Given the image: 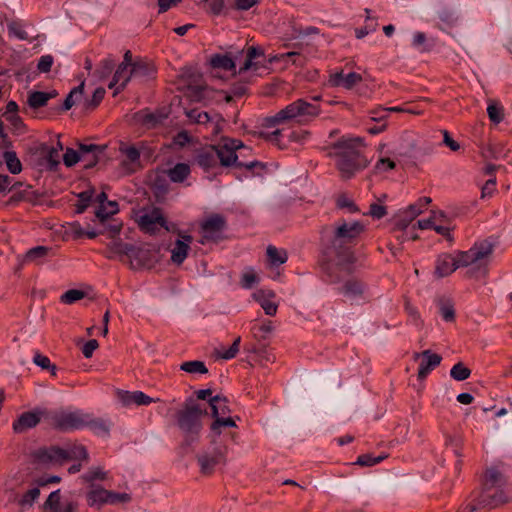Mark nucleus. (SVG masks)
Listing matches in <instances>:
<instances>
[{"mask_svg":"<svg viewBox=\"0 0 512 512\" xmlns=\"http://www.w3.org/2000/svg\"><path fill=\"white\" fill-rule=\"evenodd\" d=\"M364 148V140L360 137L342 138L332 145L329 155L336 159L342 179H351L368 166L369 161L363 155Z\"/></svg>","mask_w":512,"mask_h":512,"instance_id":"nucleus-1","label":"nucleus"},{"mask_svg":"<svg viewBox=\"0 0 512 512\" xmlns=\"http://www.w3.org/2000/svg\"><path fill=\"white\" fill-rule=\"evenodd\" d=\"M363 232L364 225L359 221H344L336 225L331 239V247L337 256L339 265L350 266L355 263L356 257L351 245Z\"/></svg>","mask_w":512,"mask_h":512,"instance_id":"nucleus-2","label":"nucleus"},{"mask_svg":"<svg viewBox=\"0 0 512 512\" xmlns=\"http://www.w3.org/2000/svg\"><path fill=\"white\" fill-rule=\"evenodd\" d=\"M494 249V242L484 239L475 242L467 251H459L460 264L468 268L466 274L469 278L482 279L487 276Z\"/></svg>","mask_w":512,"mask_h":512,"instance_id":"nucleus-3","label":"nucleus"},{"mask_svg":"<svg viewBox=\"0 0 512 512\" xmlns=\"http://www.w3.org/2000/svg\"><path fill=\"white\" fill-rule=\"evenodd\" d=\"M505 478L496 468H490L486 471L483 483V489L477 498V503H473L478 508L493 509L510 500V495L506 492Z\"/></svg>","mask_w":512,"mask_h":512,"instance_id":"nucleus-4","label":"nucleus"},{"mask_svg":"<svg viewBox=\"0 0 512 512\" xmlns=\"http://www.w3.org/2000/svg\"><path fill=\"white\" fill-rule=\"evenodd\" d=\"M35 457L43 465H62L69 460H82L87 463L89 460L87 449L81 444L67 445L66 448L51 446L39 449Z\"/></svg>","mask_w":512,"mask_h":512,"instance_id":"nucleus-5","label":"nucleus"},{"mask_svg":"<svg viewBox=\"0 0 512 512\" xmlns=\"http://www.w3.org/2000/svg\"><path fill=\"white\" fill-rule=\"evenodd\" d=\"M320 114V107L311 104L303 99H298L280 111L274 116L267 117L264 120V126L267 128H274L276 125L295 119L310 120Z\"/></svg>","mask_w":512,"mask_h":512,"instance_id":"nucleus-6","label":"nucleus"},{"mask_svg":"<svg viewBox=\"0 0 512 512\" xmlns=\"http://www.w3.org/2000/svg\"><path fill=\"white\" fill-rule=\"evenodd\" d=\"M210 443L211 447L197 456L200 472L206 476L212 475L217 467L225 466L228 461L229 448L221 434L215 436L211 433Z\"/></svg>","mask_w":512,"mask_h":512,"instance_id":"nucleus-7","label":"nucleus"},{"mask_svg":"<svg viewBox=\"0 0 512 512\" xmlns=\"http://www.w3.org/2000/svg\"><path fill=\"white\" fill-rule=\"evenodd\" d=\"M213 146L217 151L218 164L222 167L235 165L238 167H245L248 170H252L256 167H259L261 170L264 169V165L258 161H252L249 163L238 161L237 150L245 148L240 140L223 138L219 144Z\"/></svg>","mask_w":512,"mask_h":512,"instance_id":"nucleus-8","label":"nucleus"},{"mask_svg":"<svg viewBox=\"0 0 512 512\" xmlns=\"http://www.w3.org/2000/svg\"><path fill=\"white\" fill-rule=\"evenodd\" d=\"M206 414V409L191 401L185 404L178 413V425L185 433L187 441H194L201 431V418Z\"/></svg>","mask_w":512,"mask_h":512,"instance_id":"nucleus-9","label":"nucleus"},{"mask_svg":"<svg viewBox=\"0 0 512 512\" xmlns=\"http://www.w3.org/2000/svg\"><path fill=\"white\" fill-rule=\"evenodd\" d=\"M135 222L142 232L149 235H155L162 229L170 231L167 219L158 207H144L137 210Z\"/></svg>","mask_w":512,"mask_h":512,"instance_id":"nucleus-10","label":"nucleus"},{"mask_svg":"<svg viewBox=\"0 0 512 512\" xmlns=\"http://www.w3.org/2000/svg\"><path fill=\"white\" fill-rule=\"evenodd\" d=\"M85 413L82 411L56 410L49 411L47 425L60 431H70L84 428Z\"/></svg>","mask_w":512,"mask_h":512,"instance_id":"nucleus-11","label":"nucleus"},{"mask_svg":"<svg viewBox=\"0 0 512 512\" xmlns=\"http://www.w3.org/2000/svg\"><path fill=\"white\" fill-rule=\"evenodd\" d=\"M211 414L214 418L210 426L211 433L215 436L221 434L222 427H237L236 422L229 416L230 408L228 400L223 396H214L209 400Z\"/></svg>","mask_w":512,"mask_h":512,"instance_id":"nucleus-12","label":"nucleus"},{"mask_svg":"<svg viewBox=\"0 0 512 512\" xmlns=\"http://www.w3.org/2000/svg\"><path fill=\"white\" fill-rule=\"evenodd\" d=\"M265 50L259 45H251L238 52V75L247 72L257 74L261 68H266L264 64Z\"/></svg>","mask_w":512,"mask_h":512,"instance_id":"nucleus-13","label":"nucleus"},{"mask_svg":"<svg viewBox=\"0 0 512 512\" xmlns=\"http://www.w3.org/2000/svg\"><path fill=\"white\" fill-rule=\"evenodd\" d=\"M227 223L224 216L212 214L207 216L200 223L201 244L218 242L224 238V231Z\"/></svg>","mask_w":512,"mask_h":512,"instance_id":"nucleus-14","label":"nucleus"},{"mask_svg":"<svg viewBox=\"0 0 512 512\" xmlns=\"http://www.w3.org/2000/svg\"><path fill=\"white\" fill-rule=\"evenodd\" d=\"M185 113L191 122L204 126L211 135L216 136L222 131L224 120L217 113L210 115L199 109L187 110Z\"/></svg>","mask_w":512,"mask_h":512,"instance_id":"nucleus-15","label":"nucleus"},{"mask_svg":"<svg viewBox=\"0 0 512 512\" xmlns=\"http://www.w3.org/2000/svg\"><path fill=\"white\" fill-rule=\"evenodd\" d=\"M48 410L36 408L33 411H27L20 414L12 424L15 433L21 434L29 429L36 427L42 420L47 423Z\"/></svg>","mask_w":512,"mask_h":512,"instance_id":"nucleus-16","label":"nucleus"},{"mask_svg":"<svg viewBox=\"0 0 512 512\" xmlns=\"http://www.w3.org/2000/svg\"><path fill=\"white\" fill-rule=\"evenodd\" d=\"M119 152L123 156L120 165L124 173L131 174L142 168L140 163V148L121 142Z\"/></svg>","mask_w":512,"mask_h":512,"instance_id":"nucleus-17","label":"nucleus"},{"mask_svg":"<svg viewBox=\"0 0 512 512\" xmlns=\"http://www.w3.org/2000/svg\"><path fill=\"white\" fill-rule=\"evenodd\" d=\"M156 261V251L145 246H133L128 258L132 269L150 268Z\"/></svg>","mask_w":512,"mask_h":512,"instance_id":"nucleus-18","label":"nucleus"},{"mask_svg":"<svg viewBox=\"0 0 512 512\" xmlns=\"http://www.w3.org/2000/svg\"><path fill=\"white\" fill-rule=\"evenodd\" d=\"M419 359H421V361L417 376L420 380H424L434 368L440 365L442 361V357L437 353H433L431 350L415 352L413 354V360L418 361Z\"/></svg>","mask_w":512,"mask_h":512,"instance_id":"nucleus-19","label":"nucleus"},{"mask_svg":"<svg viewBox=\"0 0 512 512\" xmlns=\"http://www.w3.org/2000/svg\"><path fill=\"white\" fill-rule=\"evenodd\" d=\"M463 267L460 264V253L457 251L455 255L443 253L438 256L435 265V275L443 278L451 275L456 269Z\"/></svg>","mask_w":512,"mask_h":512,"instance_id":"nucleus-20","label":"nucleus"},{"mask_svg":"<svg viewBox=\"0 0 512 512\" xmlns=\"http://www.w3.org/2000/svg\"><path fill=\"white\" fill-rule=\"evenodd\" d=\"M78 503L76 501L61 502L60 491L50 493L43 505L44 512H76Z\"/></svg>","mask_w":512,"mask_h":512,"instance_id":"nucleus-21","label":"nucleus"},{"mask_svg":"<svg viewBox=\"0 0 512 512\" xmlns=\"http://www.w3.org/2000/svg\"><path fill=\"white\" fill-rule=\"evenodd\" d=\"M195 163L205 171L218 167L217 151L214 146L208 145L197 150Z\"/></svg>","mask_w":512,"mask_h":512,"instance_id":"nucleus-22","label":"nucleus"},{"mask_svg":"<svg viewBox=\"0 0 512 512\" xmlns=\"http://www.w3.org/2000/svg\"><path fill=\"white\" fill-rule=\"evenodd\" d=\"M193 238L191 235L179 233V238L176 240L174 247L171 250V261L177 265L183 263L188 256L190 244Z\"/></svg>","mask_w":512,"mask_h":512,"instance_id":"nucleus-23","label":"nucleus"},{"mask_svg":"<svg viewBox=\"0 0 512 512\" xmlns=\"http://www.w3.org/2000/svg\"><path fill=\"white\" fill-rule=\"evenodd\" d=\"M363 78L356 72L343 74V71L333 73L329 76V84L332 87H343L345 89H352L354 86L362 82Z\"/></svg>","mask_w":512,"mask_h":512,"instance_id":"nucleus-24","label":"nucleus"},{"mask_svg":"<svg viewBox=\"0 0 512 512\" xmlns=\"http://www.w3.org/2000/svg\"><path fill=\"white\" fill-rule=\"evenodd\" d=\"M109 490L99 485H90L86 492V501L89 507L100 509L107 504Z\"/></svg>","mask_w":512,"mask_h":512,"instance_id":"nucleus-25","label":"nucleus"},{"mask_svg":"<svg viewBox=\"0 0 512 512\" xmlns=\"http://www.w3.org/2000/svg\"><path fill=\"white\" fill-rule=\"evenodd\" d=\"M54 256V250L51 247L48 246H36L31 249H29L24 257H23V263H34V264H42L44 261Z\"/></svg>","mask_w":512,"mask_h":512,"instance_id":"nucleus-26","label":"nucleus"},{"mask_svg":"<svg viewBox=\"0 0 512 512\" xmlns=\"http://www.w3.org/2000/svg\"><path fill=\"white\" fill-rule=\"evenodd\" d=\"M103 148L95 144H80L77 150L85 162L84 167L90 168L96 165L99 160V155L103 153Z\"/></svg>","mask_w":512,"mask_h":512,"instance_id":"nucleus-27","label":"nucleus"},{"mask_svg":"<svg viewBox=\"0 0 512 512\" xmlns=\"http://www.w3.org/2000/svg\"><path fill=\"white\" fill-rule=\"evenodd\" d=\"M275 293L271 290H258L253 293V298L260 304L265 313L269 316H274L277 312L278 306L272 299Z\"/></svg>","mask_w":512,"mask_h":512,"instance_id":"nucleus-28","label":"nucleus"},{"mask_svg":"<svg viewBox=\"0 0 512 512\" xmlns=\"http://www.w3.org/2000/svg\"><path fill=\"white\" fill-rule=\"evenodd\" d=\"M132 76H134L133 68L125 65H119L108 86L109 88L117 86L114 92V94H117L120 90L124 89Z\"/></svg>","mask_w":512,"mask_h":512,"instance_id":"nucleus-29","label":"nucleus"},{"mask_svg":"<svg viewBox=\"0 0 512 512\" xmlns=\"http://www.w3.org/2000/svg\"><path fill=\"white\" fill-rule=\"evenodd\" d=\"M236 61H238V54L235 56V59L228 54H216L210 58V64L213 68L231 72L233 75L238 74Z\"/></svg>","mask_w":512,"mask_h":512,"instance_id":"nucleus-30","label":"nucleus"},{"mask_svg":"<svg viewBox=\"0 0 512 512\" xmlns=\"http://www.w3.org/2000/svg\"><path fill=\"white\" fill-rule=\"evenodd\" d=\"M120 399L122 400V402L125 405L136 404L139 406L140 405H149L151 403H155V402L159 401V399H153L150 396L146 395L142 391H134V392L124 391V392L120 393Z\"/></svg>","mask_w":512,"mask_h":512,"instance_id":"nucleus-31","label":"nucleus"},{"mask_svg":"<svg viewBox=\"0 0 512 512\" xmlns=\"http://www.w3.org/2000/svg\"><path fill=\"white\" fill-rule=\"evenodd\" d=\"M86 420H84V427H89L94 433L98 435H108L111 423L102 418H96L92 414L85 413Z\"/></svg>","mask_w":512,"mask_h":512,"instance_id":"nucleus-32","label":"nucleus"},{"mask_svg":"<svg viewBox=\"0 0 512 512\" xmlns=\"http://www.w3.org/2000/svg\"><path fill=\"white\" fill-rule=\"evenodd\" d=\"M421 213L422 210L418 205L411 204L399 214L396 222L397 228L404 230Z\"/></svg>","mask_w":512,"mask_h":512,"instance_id":"nucleus-33","label":"nucleus"},{"mask_svg":"<svg viewBox=\"0 0 512 512\" xmlns=\"http://www.w3.org/2000/svg\"><path fill=\"white\" fill-rule=\"evenodd\" d=\"M266 254L270 266L282 265L288 259V254L285 249H278L273 245L267 247Z\"/></svg>","mask_w":512,"mask_h":512,"instance_id":"nucleus-34","label":"nucleus"},{"mask_svg":"<svg viewBox=\"0 0 512 512\" xmlns=\"http://www.w3.org/2000/svg\"><path fill=\"white\" fill-rule=\"evenodd\" d=\"M167 176L172 182H183L190 174V167L186 163H178L166 171Z\"/></svg>","mask_w":512,"mask_h":512,"instance_id":"nucleus-35","label":"nucleus"},{"mask_svg":"<svg viewBox=\"0 0 512 512\" xmlns=\"http://www.w3.org/2000/svg\"><path fill=\"white\" fill-rule=\"evenodd\" d=\"M132 68L135 77H150L156 72L153 63L141 59L134 61Z\"/></svg>","mask_w":512,"mask_h":512,"instance_id":"nucleus-36","label":"nucleus"},{"mask_svg":"<svg viewBox=\"0 0 512 512\" xmlns=\"http://www.w3.org/2000/svg\"><path fill=\"white\" fill-rule=\"evenodd\" d=\"M55 94L40 91L31 92L28 96V104L33 109L44 107Z\"/></svg>","mask_w":512,"mask_h":512,"instance_id":"nucleus-37","label":"nucleus"},{"mask_svg":"<svg viewBox=\"0 0 512 512\" xmlns=\"http://www.w3.org/2000/svg\"><path fill=\"white\" fill-rule=\"evenodd\" d=\"M40 490L38 487H33L25 492L21 497L17 499V504L22 510H26L34 504V502L39 498Z\"/></svg>","mask_w":512,"mask_h":512,"instance_id":"nucleus-38","label":"nucleus"},{"mask_svg":"<svg viewBox=\"0 0 512 512\" xmlns=\"http://www.w3.org/2000/svg\"><path fill=\"white\" fill-rule=\"evenodd\" d=\"M83 482L94 485V481H105L107 479V472L100 466L90 468L85 474L81 476Z\"/></svg>","mask_w":512,"mask_h":512,"instance_id":"nucleus-39","label":"nucleus"},{"mask_svg":"<svg viewBox=\"0 0 512 512\" xmlns=\"http://www.w3.org/2000/svg\"><path fill=\"white\" fill-rule=\"evenodd\" d=\"M132 248H133V245L123 243L119 240H115L109 244V249H110L111 253L114 256L119 257L120 260H124L125 257L128 259L129 255L132 251Z\"/></svg>","mask_w":512,"mask_h":512,"instance_id":"nucleus-40","label":"nucleus"},{"mask_svg":"<svg viewBox=\"0 0 512 512\" xmlns=\"http://www.w3.org/2000/svg\"><path fill=\"white\" fill-rule=\"evenodd\" d=\"M3 159L7 166V169L12 174H19L22 171V164L15 151H5L3 153Z\"/></svg>","mask_w":512,"mask_h":512,"instance_id":"nucleus-41","label":"nucleus"},{"mask_svg":"<svg viewBox=\"0 0 512 512\" xmlns=\"http://www.w3.org/2000/svg\"><path fill=\"white\" fill-rule=\"evenodd\" d=\"M180 370L189 374H206L208 369L203 361H186L180 365Z\"/></svg>","mask_w":512,"mask_h":512,"instance_id":"nucleus-42","label":"nucleus"},{"mask_svg":"<svg viewBox=\"0 0 512 512\" xmlns=\"http://www.w3.org/2000/svg\"><path fill=\"white\" fill-rule=\"evenodd\" d=\"M240 341H241V338L240 337H237L232 345L230 346L229 349H215V356L218 358V359H223V360H230V359H233L237 353L239 352V345H240Z\"/></svg>","mask_w":512,"mask_h":512,"instance_id":"nucleus-43","label":"nucleus"},{"mask_svg":"<svg viewBox=\"0 0 512 512\" xmlns=\"http://www.w3.org/2000/svg\"><path fill=\"white\" fill-rule=\"evenodd\" d=\"M118 212V204L115 201H107L105 205L99 206L96 210V217L101 221H105L109 216Z\"/></svg>","mask_w":512,"mask_h":512,"instance_id":"nucleus-44","label":"nucleus"},{"mask_svg":"<svg viewBox=\"0 0 512 512\" xmlns=\"http://www.w3.org/2000/svg\"><path fill=\"white\" fill-rule=\"evenodd\" d=\"M487 113H488L489 119L494 124H499L504 118L503 108L497 102H495L493 100L489 101V104L487 107Z\"/></svg>","mask_w":512,"mask_h":512,"instance_id":"nucleus-45","label":"nucleus"},{"mask_svg":"<svg viewBox=\"0 0 512 512\" xmlns=\"http://www.w3.org/2000/svg\"><path fill=\"white\" fill-rule=\"evenodd\" d=\"M471 375V370L462 362L455 364L450 370V376L456 381H464Z\"/></svg>","mask_w":512,"mask_h":512,"instance_id":"nucleus-46","label":"nucleus"},{"mask_svg":"<svg viewBox=\"0 0 512 512\" xmlns=\"http://www.w3.org/2000/svg\"><path fill=\"white\" fill-rule=\"evenodd\" d=\"M86 296V293L79 289H70L67 290L60 296V301L63 304H73L77 301L82 300Z\"/></svg>","mask_w":512,"mask_h":512,"instance_id":"nucleus-47","label":"nucleus"},{"mask_svg":"<svg viewBox=\"0 0 512 512\" xmlns=\"http://www.w3.org/2000/svg\"><path fill=\"white\" fill-rule=\"evenodd\" d=\"M83 92L84 83H81L79 86L72 89L64 101V110H69L82 97Z\"/></svg>","mask_w":512,"mask_h":512,"instance_id":"nucleus-48","label":"nucleus"},{"mask_svg":"<svg viewBox=\"0 0 512 512\" xmlns=\"http://www.w3.org/2000/svg\"><path fill=\"white\" fill-rule=\"evenodd\" d=\"M5 119L10 123L12 127V132L14 134L23 135L28 131L27 126L18 114L14 113V115H10V117H7Z\"/></svg>","mask_w":512,"mask_h":512,"instance_id":"nucleus-49","label":"nucleus"},{"mask_svg":"<svg viewBox=\"0 0 512 512\" xmlns=\"http://www.w3.org/2000/svg\"><path fill=\"white\" fill-rule=\"evenodd\" d=\"M363 284L357 280H349L343 286V293L348 297H356L362 294Z\"/></svg>","mask_w":512,"mask_h":512,"instance_id":"nucleus-50","label":"nucleus"},{"mask_svg":"<svg viewBox=\"0 0 512 512\" xmlns=\"http://www.w3.org/2000/svg\"><path fill=\"white\" fill-rule=\"evenodd\" d=\"M439 309L442 318L447 322H452L455 319L454 305L450 300H441L439 303Z\"/></svg>","mask_w":512,"mask_h":512,"instance_id":"nucleus-51","label":"nucleus"},{"mask_svg":"<svg viewBox=\"0 0 512 512\" xmlns=\"http://www.w3.org/2000/svg\"><path fill=\"white\" fill-rule=\"evenodd\" d=\"M62 145L60 142L57 143V147H50L47 150L46 161L48 162L51 169L55 168L60 162V151Z\"/></svg>","mask_w":512,"mask_h":512,"instance_id":"nucleus-52","label":"nucleus"},{"mask_svg":"<svg viewBox=\"0 0 512 512\" xmlns=\"http://www.w3.org/2000/svg\"><path fill=\"white\" fill-rule=\"evenodd\" d=\"M463 439L457 433H449L445 435V445L452 447L457 456H460V448L462 447Z\"/></svg>","mask_w":512,"mask_h":512,"instance_id":"nucleus-53","label":"nucleus"},{"mask_svg":"<svg viewBox=\"0 0 512 512\" xmlns=\"http://www.w3.org/2000/svg\"><path fill=\"white\" fill-rule=\"evenodd\" d=\"M258 282V276L252 268L246 269L241 276V285L245 289L252 288Z\"/></svg>","mask_w":512,"mask_h":512,"instance_id":"nucleus-54","label":"nucleus"},{"mask_svg":"<svg viewBox=\"0 0 512 512\" xmlns=\"http://www.w3.org/2000/svg\"><path fill=\"white\" fill-rule=\"evenodd\" d=\"M386 458H387V455L372 457V455H370V454H363L357 458L355 464H357L359 466H368L369 467V466H373V465L380 463L382 460H384Z\"/></svg>","mask_w":512,"mask_h":512,"instance_id":"nucleus-55","label":"nucleus"},{"mask_svg":"<svg viewBox=\"0 0 512 512\" xmlns=\"http://www.w3.org/2000/svg\"><path fill=\"white\" fill-rule=\"evenodd\" d=\"M104 95H105V89L104 88H97L94 91L92 98L90 100H86L85 101V104H84L85 109L86 110H93V109H95L100 104L102 99L104 98Z\"/></svg>","mask_w":512,"mask_h":512,"instance_id":"nucleus-56","label":"nucleus"},{"mask_svg":"<svg viewBox=\"0 0 512 512\" xmlns=\"http://www.w3.org/2000/svg\"><path fill=\"white\" fill-rule=\"evenodd\" d=\"M63 161L67 167H71L79 161L83 162V159L78 151L69 148L63 155Z\"/></svg>","mask_w":512,"mask_h":512,"instance_id":"nucleus-57","label":"nucleus"},{"mask_svg":"<svg viewBox=\"0 0 512 512\" xmlns=\"http://www.w3.org/2000/svg\"><path fill=\"white\" fill-rule=\"evenodd\" d=\"M107 504H118V503H127L131 500V496L128 493H116L109 490V495L107 498Z\"/></svg>","mask_w":512,"mask_h":512,"instance_id":"nucleus-58","label":"nucleus"},{"mask_svg":"<svg viewBox=\"0 0 512 512\" xmlns=\"http://www.w3.org/2000/svg\"><path fill=\"white\" fill-rule=\"evenodd\" d=\"M368 214L376 219H381L387 214L386 207L379 203H372L369 208Z\"/></svg>","mask_w":512,"mask_h":512,"instance_id":"nucleus-59","label":"nucleus"},{"mask_svg":"<svg viewBox=\"0 0 512 512\" xmlns=\"http://www.w3.org/2000/svg\"><path fill=\"white\" fill-rule=\"evenodd\" d=\"M372 121L385 123L388 117V110L383 107L373 109L369 112Z\"/></svg>","mask_w":512,"mask_h":512,"instance_id":"nucleus-60","label":"nucleus"},{"mask_svg":"<svg viewBox=\"0 0 512 512\" xmlns=\"http://www.w3.org/2000/svg\"><path fill=\"white\" fill-rule=\"evenodd\" d=\"M115 63L112 59L108 58L101 62L100 68L98 70L100 78L107 77L113 70Z\"/></svg>","mask_w":512,"mask_h":512,"instance_id":"nucleus-61","label":"nucleus"},{"mask_svg":"<svg viewBox=\"0 0 512 512\" xmlns=\"http://www.w3.org/2000/svg\"><path fill=\"white\" fill-rule=\"evenodd\" d=\"M395 168V162L390 158H381L375 165L378 172H386Z\"/></svg>","mask_w":512,"mask_h":512,"instance_id":"nucleus-62","label":"nucleus"},{"mask_svg":"<svg viewBox=\"0 0 512 512\" xmlns=\"http://www.w3.org/2000/svg\"><path fill=\"white\" fill-rule=\"evenodd\" d=\"M99 347V343L96 339L87 341L82 347V353L85 358L92 357L94 351Z\"/></svg>","mask_w":512,"mask_h":512,"instance_id":"nucleus-63","label":"nucleus"},{"mask_svg":"<svg viewBox=\"0 0 512 512\" xmlns=\"http://www.w3.org/2000/svg\"><path fill=\"white\" fill-rule=\"evenodd\" d=\"M53 64V57L50 55L42 56L38 62L37 68L42 73L50 71Z\"/></svg>","mask_w":512,"mask_h":512,"instance_id":"nucleus-64","label":"nucleus"}]
</instances>
